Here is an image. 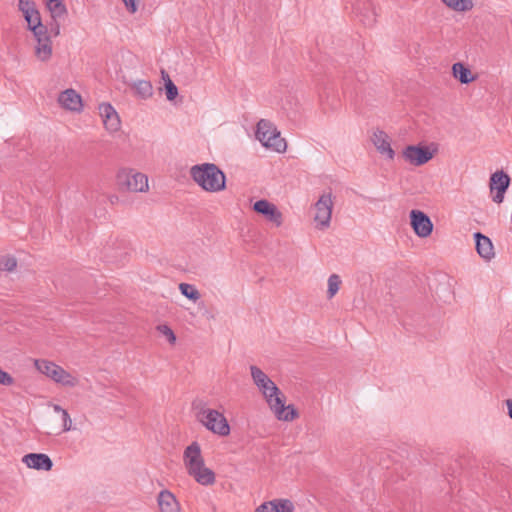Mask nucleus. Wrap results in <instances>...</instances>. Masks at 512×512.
I'll use <instances>...</instances> for the list:
<instances>
[{"label":"nucleus","instance_id":"8","mask_svg":"<svg viewBox=\"0 0 512 512\" xmlns=\"http://www.w3.org/2000/svg\"><path fill=\"white\" fill-rule=\"evenodd\" d=\"M435 151L428 146L408 145L403 149L402 157L413 166H422L434 157Z\"/></svg>","mask_w":512,"mask_h":512},{"label":"nucleus","instance_id":"35","mask_svg":"<svg viewBox=\"0 0 512 512\" xmlns=\"http://www.w3.org/2000/svg\"><path fill=\"white\" fill-rule=\"evenodd\" d=\"M140 0H122L125 8L127 9L128 12H130L131 14H134L137 12L138 10V3H139Z\"/></svg>","mask_w":512,"mask_h":512},{"label":"nucleus","instance_id":"7","mask_svg":"<svg viewBox=\"0 0 512 512\" xmlns=\"http://www.w3.org/2000/svg\"><path fill=\"white\" fill-rule=\"evenodd\" d=\"M117 183L121 189L130 192H146L149 189L147 175L134 169H122L117 174Z\"/></svg>","mask_w":512,"mask_h":512},{"label":"nucleus","instance_id":"19","mask_svg":"<svg viewBox=\"0 0 512 512\" xmlns=\"http://www.w3.org/2000/svg\"><path fill=\"white\" fill-rule=\"evenodd\" d=\"M474 238L476 241V250L479 256L486 261L493 259L495 257V252L490 238L480 232H476L474 234Z\"/></svg>","mask_w":512,"mask_h":512},{"label":"nucleus","instance_id":"28","mask_svg":"<svg viewBox=\"0 0 512 512\" xmlns=\"http://www.w3.org/2000/svg\"><path fill=\"white\" fill-rule=\"evenodd\" d=\"M179 290L183 296H185L186 298L193 302H197L201 297L198 289L192 284L180 283Z\"/></svg>","mask_w":512,"mask_h":512},{"label":"nucleus","instance_id":"24","mask_svg":"<svg viewBox=\"0 0 512 512\" xmlns=\"http://www.w3.org/2000/svg\"><path fill=\"white\" fill-rule=\"evenodd\" d=\"M46 6L53 21L64 19L67 15V8L62 0H47Z\"/></svg>","mask_w":512,"mask_h":512},{"label":"nucleus","instance_id":"1","mask_svg":"<svg viewBox=\"0 0 512 512\" xmlns=\"http://www.w3.org/2000/svg\"><path fill=\"white\" fill-rule=\"evenodd\" d=\"M251 377L254 384L262 393L268 406L281 421H292L297 416L295 409L291 406H285V397L276 386V384L259 367L252 365L250 367Z\"/></svg>","mask_w":512,"mask_h":512},{"label":"nucleus","instance_id":"36","mask_svg":"<svg viewBox=\"0 0 512 512\" xmlns=\"http://www.w3.org/2000/svg\"><path fill=\"white\" fill-rule=\"evenodd\" d=\"M49 34H52L53 36H58L60 34V25L58 21H53L50 27Z\"/></svg>","mask_w":512,"mask_h":512},{"label":"nucleus","instance_id":"12","mask_svg":"<svg viewBox=\"0 0 512 512\" xmlns=\"http://www.w3.org/2000/svg\"><path fill=\"white\" fill-rule=\"evenodd\" d=\"M510 184V177L503 171H497L491 175L490 190L493 195V201L496 203L503 202L504 193Z\"/></svg>","mask_w":512,"mask_h":512},{"label":"nucleus","instance_id":"17","mask_svg":"<svg viewBox=\"0 0 512 512\" xmlns=\"http://www.w3.org/2000/svg\"><path fill=\"white\" fill-rule=\"evenodd\" d=\"M22 462L28 468L35 470L50 471L53 467V462L50 457L44 453H29L22 458Z\"/></svg>","mask_w":512,"mask_h":512},{"label":"nucleus","instance_id":"2","mask_svg":"<svg viewBox=\"0 0 512 512\" xmlns=\"http://www.w3.org/2000/svg\"><path fill=\"white\" fill-rule=\"evenodd\" d=\"M190 176L206 192L216 193L226 188L224 172L213 163H202L192 166L190 168Z\"/></svg>","mask_w":512,"mask_h":512},{"label":"nucleus","instance_id":"5","mask_svg":"<svg viewBox=\"0 0 512 512\" xmlns=\"http://www.w3.org/2000/svg\"><path fill=\"white\" fill-rule=\"evenodd\" d=\"M256 138L266 148L276 152H284L286 150L285 140L280 136V132L273 123L268 120L261 119L257 123Z\"/></svg>","mask_w":512,"mask_h":512},{"label":"nucleus","instance_id":"3","mask_svg":"<svg viewBox=\"0 0 512 512\" xmlns=\"http://www.w3.org/2000/svg\"><path fill=\"white\" fill-rule=\"evenodd\" d=\"M193 409L197 421L208 431L218 436H228L230 434V425L220 411L209 408L205 402L199 400L193 402Z\"/></svg>","mask_w":512,"mask_h":512},{"label":"nucleus","instance_id":"26","mask_svg":"<svg viewBox=\"0 0 512 512\" xmlns=\"http://www.w3.org/2000/svg\"><path fill=\"white\" fill-rule=\"evenodd\" d=\"M133 89L142 99H148L153 95V87L149 81L139 80L133 84Z\"/></svg>","mask_w":512,"mask_h":512},{"label":"nucleus","instance_id":"31","mask_svg":"<svg viewBox=\"0 0 512 512\" xmlns=\"http://www.w3.org/2000/svg\"><path fill=\"white\" fill-rule=\"evenodd\" d=\"M17 266V260L13 256H2L0 258V270L1 271H13Z\"/></svg>","mask_w":512,"mask_h":512},{"label":"nucleus","instance_id":"20","mask_svg":"<svg viewBox=\"0 0 512 512\" xmlns=\"http://www.w3.org/2000/svg\"><path fill=\"white\" fill-rule=\"evenodd\" d=\"M18 9L22 12L27 27L41 20L40 13L36 8V4L32 0H18Z\"/></svg>","mask_w":512,"mask_h":512},{"label":"nucleus","instance_id":"16","mask_svg":"<svg viewBox=\"0 0 512 512\" xmlns=\"http://www.w3.org/2000/svg\"><path fill=\"white\" fill-rule=\"evenodd\" d=\"M200 444L196 441L188 445L183 452V464L186 472L204 462Z\"/></svg>","mask_w":512,"mask_h":512},{"label":"nucleus","instance_id":"6","mask_svg":"<svg viewBox=\"0 0 512 512\" xmlns=\"http://www.w3.org/2000/svg\"><path fill=\"white\" fill-rule=\"evenodd\" d=\"M333 207L334 197L331 192L322 193L313 205V220L318 230L323 231L330 227Z\"/></svg>","mask_w":512,"mask_h":512},{"label":"nucleus","instance_id":"33","mask_svg":"<svg viewBox=\"0 0 512 512\" xmlns=\"http://www.w3.org/2000/svg\"><path fill=\"white\" fill-rule=\"evenodd\" d=\"M62 419V430L63 432H68L72 430V419L67 411H63L61 415Z\"/></svg>","mask_w":512,"mask_h":512},{"label":"nucleus","instance_id":"4","mask_svg":"<svg viewBox=\"0 0 512 512\" xmlns=\"http://www.w3.org/2000/svg\"><path fill=\"white\" fill-rule=\"evenodd\" d=\"M34 366L40 373L58 385L66 388H74L79 384V379L76 375L70 373L52 361L36 359L34 361Z\"/></svg>","mask_w":512,"mask_h":512},{"label":"nucleus","instance_id":"37","mask_svg":"<svg viewBox=\"0 0 512 512\" xmlns=\"http://www.w3.org/2000/svg\"><path fill=\"white\" fill-rule=\"evenodd\" d=\"M505 405L507 407V414L512 419V398L506 399Z\"/></svg>","mask_w":512,"mask_h":512},{"label":"nucleus","instance_id":"15","mask_svg":"<svg viewBox=\"0 0 512 512\" xmlns=\"http://www.w3.org/2000/svg\"><path fill=\"white\" fill-rule=\"evenodd\" d=\"M58 103L66 110L80 112L82 110V98L74 89H66L58 96Z\"/></svg>","mask_w":512,"mask_h":512},{"label":"nucleus","instance_id":"34","mask_svg":"<svg viewBox=\"0 0 512 512\" xmlns=\"http://www.w3.org/2000/svg\"><path fill=\"white\" fill-rule=\"evenodd\" d=\"M14 383L13 377L0 368V384L10 386Z\"/></svg>","mask_w":512,"mask_h":512},{"label":"nucleus","instance_id":"38","mask_svg":"<svg viewBox=\"0 0 512 512\" xmlns=\"http://www.w3.org/2000/svg\"><path fill=\"white\" fill-rule=\"evenodd\" d=\"M52 408L53 410L56 412V413H60L61 415L63 414V411H66L65 409H63L60 405L58 404H53L52 405Z\"/></svg>","mask_w":512,"mask_h":512},{"label":"nucleus","instance_id":"21","mask_svg":"<svg viewBox=\"0 0 512 512\" xmlns=\"http://www.w3.org/2000/svg\"><path fill=\"white\" fill-rule=\"evenodd\" d=\"M157 503L161 512H180V504L169 490H162L158 494Z\"/></svg>","mask_w":512,"mask_h":512},{"label":"nucleus","instance_id":"22","mask_svg":"<svg viewBox=\"0 0 512 512\" xmlns=\"http://www.w3.org/2000/svg\"><path fill=\"white\" fill-rule=\"evenodd\" d=\"M53 54L52 40L50 39H42L41 41H36L34 47V55L37 60L41 62H48Z\"/></svg>","mask_w":512,"mask_h":512},{"label":"nucleus","instance_id":"14","mask_svg":"<svg viewBox=\"0 0 512 512\" xmlns=\"http://www.w3.org/2000/svg\"><path fill=\"white\" fill-rule=\"evenodd\" d=\"M187 474L202 486H212L216 482L214 471L206 466L205 461L187 471Z\"/></svg>","mask_w":512,"mask_h":512},{"label":"nucleus","instance_id":"29","mask_svg":"<svg viewBox=\"0 0 512 512\" xmlns=\"http://www.w3.org/2000/svg\"><path fill=\"white\" fill-rule=\"evenodd\" d=\"M162 78L165 81V92H166V98L169 101H173L177 95H178V88L173 83V81L170 79L169 75L162 70Z\"/></svg>","mask_w":512,"mask_h":512},{"label":"nucleus","instance_id":"13","mask_svg":"<svg viewBox=\"0 0 512 512\" xmlns=\"http://www.w3.org/2000/svg\"><path fill=\"white\" fill-rule=\"evenodd\" d=\"M253 209L255 212L266 217L267 220L273 222L276 226H281L283 222L282 213L275 204L268 200L262 199L254 203Z\"/></svg>","mask_w":512,"mask_h":512},{"label":"nucleus","instance_id":"10","mask_svg":"<svg viewBox=\"0 0 512 512\" xmlns=\"http://www.w3.org/2000/svg\"><path fill=\"white\" fill-rule=\"evenodd\" d=\"M371 142L381 156L390 161L394 160L395 151L391 146V139L385 131L378 128L373 130Z\"/></svg>","mask_w":512,"mask_h":512},{"label":"nucleus","instance_id":"25","mask_svg":"<svg viewBox=\"0 0 512 512\" xmlns=\"http://www.w3.org/2000/svg\"><path fill=\"white\" fill-rule=\"evenodd\" d=\"M442 2L456 12H467L474 6L473 0H442Z\"/></svg>","mask_w":512,"mask_h":512},{"label":"nucleus","instance_id":"11","mask_svg":"<svg viewBox=\"0 0 512 512\" xmlns=\"http://www.w3.org/2000/svg\"><path fill=\"white\" fill-rule=\"evenodd\" d=\"M410 223L415 234L420 238H426L433 231V223L430 218L420 210L410 212Z\"/></svg>","mask_w":512,"mask_h":512},{"label":"nucleus","instance_id":"9","mask_svg":"<svg viewBox=\"0 0 512 512\" xmlns=\"http://www.w3.org/2000/svg\"><path fill=\"white\" fill-rule=\"evenodd\" d=\"M98 112L106 131L110 134L116 133L121 128L120 117L115 108L107 102L98 105Z\"/></svg>","mask_w":512,"mask_h":512},{"label":"nucleus","instance_id":"27","mask_svg":"<svg viewBox=\"0 0 512 512\" xmlns=\"http://www.w3.org/2000/svg\"><path fill=\"white\" fill-rule=\"evenodd\" d=\"M28 29L33 33L35 41H41L42 39H50L51 36L45 25L42 24L41 20L39 24L34 23L28 26Z\"/></svg>","mask_w":512,"mask_h":512},{"label":"nucleus","instance_id":"23","mask_svg":"<svg viewBox=\"0 0 512 512\" xmlns=\"http://www.w3.org/2000/svg\"><path fill=\"white\" fill-rule=\"evenodd\" d=\"M452 74L454 78L462 84H469L476 79L472 71L461 62H456L452 66Z\"/></svg>","mask_w":512,"mask_h":512},{"label":"nucleus","instance_id":"18","mask_svg":"<svg viewBox=\"0 0 512 512\" xmlns=\"http://www.w3.org/2000/svg\"><path fill=\"white\" fill-rule=\"evenodd\" d=\"M294 504L289 499L277 498L259 505L254 512H293Z\"/></svg>","mask_w":512,"mask_h":512},{"label":"nucleus","instance_id":"32","mask_svg":"<svg viewBox=\"0 0 512 512\" xmlns=\"http://www.w3.org/2000/svg\"><path fill=\"white\" fill-rule=\"evenodd\" d=\"M157 330L159 331V333H161L163 336L166 337V339L168 340V342L170 344H175L176 342V336L173 332V330L168 326V325H159L157 327Z\"/></svg>","mask_w":512,"mask_h":512},{"label":"nucleus","instance_id":"30","mask_svg":"<svg viewBox=\"0 0 512 512\" xmlns=\"http://www.w3.org/2000/svg\"><path fill=\"white\" fill-rule=\"evenodd\" d=\"M341 278L337 274H331L327 280V298L332 299L339 291L341 286Z\"/></svg>","mask_w":512,"mask_h":512}]
</instances>
